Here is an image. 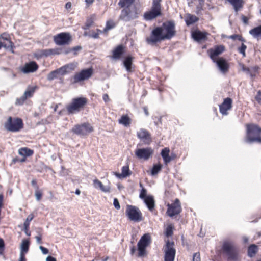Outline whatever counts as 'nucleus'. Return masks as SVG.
Listing matches in <instances>:
<instances>
[{
  "label": "nucleus",
  "mask_w": 261,
  "mask_h": 261,
  "mask_svg": "<svg viewBox=\"0 0 261 261\" xmlns=\"http://www.w3.org/2000/svg\"><path fill=\"white\" fill-rule=\"evenodd\" d=\"M181 211V207L180 201L178 199H176L174 203L171 204H168L167 213L169 216L172 217L175 215H178Z\"/></svg>",
  "instance_id": "15"
},
{
  "label": "nucleus",
  "mask_w": 261,
  "mask_h": 261,
  "mask_svg": "<svg viewBox=\"0 0 261 261\" xmlns=\"http://www.w3.org/2000/svg\"><path fill=\"white\" fill-rule=\"evenodd\" d=\"M207 33L206 32H202L200 31H195L192 32V38L196 41L200 42L204 40L206 38Z\"/></svg>",
  "instance_id": "24"
},
{
  "label": "nucleus",
  "mask_w": 261,
  "mask_h": 261,
  "mask_svg": "<svg viewBox=\"0 0 261 261\" xmlns=\"http://www.w3.org/2000/svg\"><path fill=\"white\" fill-rule=\"evenodd\" d=\"M35 195L37 201H40L42 196V193L38 189L35 191Z\"/></svg>",
  "instance_id": "51"
},
{
  "label": "nucleus",
  "mask_w": 261,
  "mask_h": 261,
  "mask_svg": "<svg viewBox=\"0 0 261 261\" xmlns=\"http://www.w3.org/2000/svg\"><path fill=\"white\" fill-rule=\"evenodd\" d=\"M25 254L23 253H20V258L19 261H26V259L25 258Z\"/></svg>",
  "instance_id": "63"
},
{
  "label": "nucleus",
  "mask_w": 261,
  "mask_h": 261,
  "mask_svg": "<svg viewBox=\"0 0 261 261\" xmlns=\"http://www.w3.org/2000/svg\"><path fill=\"white\" fill-rule=\"evenodd\" d=\"M144 201L149 210L152 211L155 206V201L153 197L151 195H148L144 199Z\"/></svg>",
  "instance_id": "27"
},
{
  "label": "nucleus",
  "mask_w": 261,
  "mask_h": 261,
  "mask_svg": "<svg viewBox=\"0 0 261 261\" xmlns=\"http://www.w3.org/2000/svg\"><path fill=\"white\" fill-rule=\"evenodd\" d=\"M4 127L8 131L17 132L23 128V123L21 119L10 116L5 123Z\"/></svg>",
  "instance_id": "8"
},
{
  "label": "nucleus",
  "mask_w": 261,
  "mask_h": 261,
  "mask_svg": "<svg viewBox=\"0 0 261 261\" xmlns=\"http://www.w3.org/2000/svg\"><path fill=\"white\" fill-rule=\"evenodd\" d=\"M225 50L223 45L216 46L214 48H211L208 50L210 57L213 62H215L216 57L221 54Z\"/></svg>",
  "instance_id": "19"
},
{
  "label": "nucleus",
  "mask_w": 261,
  "mask_h": 261,
  "mask_svg": "<svg viewBox=\"0 0 261 261\" xmlns=\"http://www.w3.org/2000/svg\"><path fill=\"white\" fill-rule=\"evenodd\" d=\"M165 234L167 237H170L173 234V228L171 225H168L167 227Z\"/></svg>",
  "instance_id": "44"
},
{
  "label": "nucleus",
  "mask_w": 261,
  "mask_h": 261,
  "mask_svg": "<svg viewBox=\"0 0 261 261\" xmlns=\"http://www.w3.org/2000/svg\"><path fill=\"white\" fill-rule=\"evenodd\" d=\"M123 53V47L120 45L118 46L113 51L112 58L114 59H119Z\"/></svg>",
  "instance_id": "30"
},
{
  "label": "nucleus",
  "mask_w": 261,
  "mask_h": 261,
  "mask_svg": "<svg viewBox=\"0 0 261 261\" xmlns=\"http://www.w3.org/2000/svg\"><path fill=\"white\" fill-rule=\"evenodd\" d=\"M93 20L91 18L87 19L85 26L83 27L84 30L88 29L92 24Z\"/></svg>",
  "instance_id": "48"
},
{
  "label": "nucleus",
  "mask_w": 261,
  "mask_h": 261,
  "mask_svg": "<svg viewBox=\"0 0 261 261\" xmlns=\"http://www.w3.org/2000/svg\"><path fill=\"white\" fill-rule=\"evenodd\" d=\"M30 242L28 240H23L20 246V253L25 254L28 252Z\"/></svg>",
  "instance_id": "32"
},
{
  "label": "nucleus",
  "mask_w": 261,
  "mask_h": 261,
  "mask_svg": "<svg viewBox=\"0 0 261 261\" xmlns=\"http://www.w3.org/2000/svg\"><path fill=\"white\" fill-rule=\"evenodd\" d=\"M233 7L236 12L241 9L244 4L243 0H227Z\"/></svg>",
  "instance_id": "29"
},
{
  "label": "nucleus",
  "mask_w": 261,
  "mask_h": 261,
  "mask_svg": "<svg viewBox=\"0 0 261 261\" xmlns=\"http://www.w3.org/2000/svg\"><path fill=\"white\" fill-rule=\"evenodd\" d=\"M72 131L80 136H85L93 131V127L88 123H84L81 125H76L72 128Z\"/></svg>",
  "instance_id": "11"
},
{
  "label": "nucleus",
  "mask_w": 261,
  "mask_h": 261,
  "mask_svg": "<svg viewBox=\"0 0 261 261\" xmlns=\"http://www.w3.org/2000/svg\"><path fill=\"white\" fill-rule=\"evenodd\" d=\"M229 38H231L233 40L238 39L239 41L243 42H245V39L244 38H243L241 35H237V34L232 35H231Z\"/></svg>",
  "instance_id": "47"
},
{
  "label": "nucleus",
  "mask_w": 261,
  "mask_h": 261,
  "mask_svg": "<svg viewBox=\"0 0 261 261\" xmlns=\"http://www.w3.org/2000/svg\"><path fill=\"white\" fill-rule=\"evenodd\" d=\"M35 239L36 240V241H37V243L38 244H41L42 243V236L40 234H39V235L38 236H36L35 237Z\"/></svg>",
  "instance_id": "56"
},
{
  "label": "nucleus",
  "mask_w": 261,
  "mask_h": 261,
  "mask_svg": "<svg viewBox=\"0 0 261 261\" xmlns=\"http://www.w3.org/2000/svg\"><path fill=\"white\" fill-rule=\"evenodd\" d=\"M151 243V238L149 233L143 235L137 244L138 253L136 256L138 257H144L147 254L146 249Z\"/></svg>",
  "instance_id": "7"
},
{
  "label": "nucleus",
  "mask_w": 261,
  "mask_h": 261,
  "mask_svg": "<svg viewBox=\"0 0 261 261\" xmlns=\"http://www.w3.org/2000/svg\"><path fill=\"white\" fill-rule=\"evenodd\" d=\"M198 18L195 15L188 14L186 17V23L188 26H189L198 20Z\"/></svg>",
  "instance_id": "31"
},
{
  "label": "nucleus",
  "mask_w": 261,
  "mask_h": 261,
  "mask_svg": "<svg viewBox=\"0 0 261 261\" xmlns=\"http://www.w3.org/2000/svg\"><path fill=\"white\" fill-rule=\"evenodd\" d=\"M163 160L166 164H167L168 163H169L171 161V157L168 155L167 157H165V158H163Z\"/></svg>",
  "instance_id": "62"
},
{
  "label": "nucleus",
  "mask_w": 261,
  "mask_h": 261,
  "mask_svg": "<svg viewBox=\"0 0 261 261\" xmlns=\"http://www.w3.org/2000/svg\"><path fill=\"white\" fill-rule=\"evenodd\" d=\"M31 184L33 187H34L36 189V190L38 189V186H37V181L35 179H33L32 180Z\"/></svg>",
  "instance_id": "61"
},
{
  "label": "nucleus",
  "mask_w": 261,
  "mask_h": 261,
  "mask_svg": "<svg viewBox=\"0 0 261 261\" xmlns=\"http://www.w3.org/2000/svg\"><path fill=\"white\" fill-rule=\"evenodd\" d=\"M136 249L135 246H132L130 247V254L132 255H134L136 252Z\"/></svg>",
  "instance_id": "58"
},
{
  "label": "nucleus",
  "mask_w": 261,
  "mask_h": 261,
  "mask_svg": "<svg viewBox=\"0 0 261 261\" xmlns=\"http://www.w3.org/2000/svg\"><path fill=\"white\" fill-rule=\"evenodd\" d=\"M119 123L124 125L125 126H127L130 125L131 120L127 115H122L121 118L119 120Z\"/></svg>",
  "instance_id": "35"
},
{
  "label": "nucleus",
  "mask_w": 261,
  "mask_h": 261,
  "mask_svg": "<svg viewBox=\"0 0 261 261\" xmlns=\"http://www.w3.org/2000/svg\"><path fill=\"white\" fill-rule=\"evenodd\" d=\"M232 101L230 98H226L224 99L223 102L219 106L220 112L222 115H227V111L231 109Z\"/></svg>",
  "instance_id": "20"
},
{
  "label": "nucleus",
  "mask_w": 261,
  "mask_h": 261,
  "mask_svg": "<svg viewBox=\"0 0 261 261\" xmlns=\"http://www.w3.org/2000/svg\"><path fill=\"white\" fill-rule=\"evenodd\" d=\"M153 149L150 147L137 149L135 151V155L139 159L147 160L152 155Z\"/></svg>",
  "instance_id": "16"
},
{
  "label": "nucleus",
  "mask_w": 261,
  "mask_h": 261,
  "mask_svg": "<svg viewBox=\"0 0 261 261\" xmlns=\"http://www.w3.org/2000/svg\"><path fill=\"white\" fill-rule=\"evenodd\" d=\"M131 172L128 166H124L122 168L121 175L122 177H126L130 175Z\"/></svg>",
  "instance_id": "37"
},
{
  "label": "nucleus",
  "mask_w": 261,
  "mask_h": 261,
  "mask_svg": "<svg viewBox=\"0 0 261 261\" xmlns=\"http://www.w3.org/2000/svg\"><path fill=\"white\" fill-rule=\"evenodd\" d=\"M246 141L248 143H261V128L254 124L247 125Z\"/></svg>",
  "instance_id": "4"
},
{
  "label": "nucleus",
  "mask_w": 261,
  "mask_h": 261,
  "mask_svg": "<svg viewBox=\"0 0 261 261\" xmlns=\"http://www.w3.org/2000/svg\"><path fill=\"white\" fill-rule=\"evenodd\" d=\"M222 250L227 255L228 260L237 261L239 259V250L232 241H224L222 246Z\"/></svg>",
  "instance_id": "5"
},
{
  "label": "nucleus",
  "mask_w": 261,
  "mask_h": 261,
  "mask_svg": "<svg viewBox=\"0 0 261 261\" xmlns=\"http://www.w3.org/2000/svg\"><path fill=\"white\" fill-rule=\"evenodd\" d=\"M4 240L0 238V254H2L3 253V252L4 250Z\"/></svg>",
  "instance_id": "53"
},
{
  "label": "nucleus",
  "mask_w": 261,
  "mask_h": 261,
  "mask_svg": "<svg viewBox=\"0 0 261 261\" xmlns=\"http://www.w3.org/2000/svg\"><path fill=\"white\" fill-rule=\"evenodd\" d=\"M247 48V46L244 43H242L241 46L238 48L239 53L242 55L243 57H246L245 50Z\"/></svg>",
  "instance_id": "42"
},
{
  "label": "nucleus",
  "mask_w": 261,
  "mask_h": 261,
  "mask_svg": "<svg viewBox=\"0 0 261 261\" xmlns=\"http://www.w3.org/2000/svg\"><path fill=\"white\" fill-rule=\"evenodd\" d=\"M137 136L145 144L149 145L152 142L150 134L144 128L140 129L137 133Z\"/></svg>",
  "instance_id": "17"
},
{
  "label": "nucleus",
  "mask_w": 261,
  "mask_h": 261,
  "mask_svg": "<svg viewBox=\"0 0 261 261\" xmlns=\"http://www.w3.org/2000/svg\"><path fill=\"white\" fill-rule=\"evenodd\" d=\"M59 74L57 70H55L50 72L48 75L47 79L48 81H53V80L58 77Z\"/></svg>",
  "instance_id": "39"
},
{
  "label": "nucleus",
  "mask_w": 261,
  "mask_h": 261,
  "mask_svg": "<svg viewBox=\"0 0 261 261\" xmlns=\"http://www.w3.org/2000/svg\"><path fill=\"white\" fill-rule=\"evenodd\" d=\"M169 149L168 148H165L162 149L161 151V155L163 158H165V157H167V156L169 155Z\"/></svg>",
  "instance_id": "50"
},
{
  "label": "nucleus",
  "mask_w": 261,
  "mask_h": 261,
  "mask_svg": "<svg viewBox=\"0 0 261 261\" xmlns=\"http://www.w3.org/2000/svg\"><path fill=\"white\" fill-rule=\"evenodd\" d=\"M135 0H120L118 5L123 9L121 10L119 19L125 22L130 21L138 17L137 8L133 5Z\"/></svg>",
  "instance_id": "2"
},
{
  "label": "nucleus",
  "mask_w": 261,
  "mask_h": 261,
  "mask_svg": "<svg viewBox=\"0 0 261 261\" xmlns=\"http://www.w3.org/2000/svg\"><path fill=\"white\" fill-rule=\"evenodd\" d=\"M162 0H152V5L149 10L145 12L143 18L146 21H152L162 15L161 2Z\"/></svg>",
  "instance_id": "3"
},
{
  "label": "nucleus",
  "mask_w": 261,
  "mask_h": 261,
  "mask_svg": "<svg viewBox=\"0 0 261 261\" xmlns=\"http://www.w3.org/2000/svg\"><path fill=\"white\" fill-rule=\"evenodd\" d=\"M214 62L216 63L218 68L222 73L225 74L228 72L229 64L225 59L220 57Z\"/></svg>",
  "instance_id": "18"
},
{
  "label": "nucleus",
  "mask_w": 261,
  "mask_h": 261,
  "mask_svg": "<svg viewBox=\"0 0 261 261\" xmlns=\"http://www.w3.org/2000/svg\"><path fill=\"white\" fill-rule=\"evenodd\" d=\"M0 38L1 39L8 42V44L2 43V46H3L6 49H9L10 51H11L12 53H13L14 45L13 42L10 40L9 35L6 33H4L1 35Z\"/></svg>",
  "instance_id": "23"
},
{
  "label": "nucleus",
  "mask_w": 261,
  "mask_h": 261,
  "mask_svg": "<svg viewBox=\"0 0 261 261\" xmlns=\"http://www.w3.org/2000/svg\"><path fill=\"white\" fill-rule=\"evenodd\" d=\"M242 71L246 72L247 74H249L251 77L255 76L254 73H253L252 71L250 68L245 67L243 64L241 65Z\"/></svg>",
  "instance_id": "40"
},
{
  "label": "nucleus",
  "mask_w": 261,
  "mask_h": 261,
  "mask_svg": "<svg viewBox=\"0 0 261 261\" xmlns=\"http://www.w3.org/2000/svg\"><path fill=\"white\" fill-rule=\"evenodd\" d=\"M75 67L76 65L74 63H70L66 64L56 70L58 73L59 75H64L71 71L74 70Z\"/></svg>",
  "instance_id": "21"
},
{
  "label": "nucleus",
  "mask_w": 261,
  "mask_h": 261,
  "mask_svg": "<svg viewBox=\"0 0 261 261\" xmlns=\"http://www.w3.org/2000/svg\"><path fill=\"white\" fill-rule=\"evenodd\" d=\"M34 217V216L33 214H30V215H29L28 216V217L23 224L24 227H26V228L29 227L30 223L33 220Z\"/></svg>",
  "instance_id": "41"
},
{
  "label": "nucleus",
  "mask_w": 261,
  "mask_h": 261,
  "mask_svg": "<svg viewBox=\"0 0 261 261\" xmlns=\"http://www.w3.org/2000/svg\"><path fill=\"white\" fill-rule=\"evenodd\" d=\"M71 41L69 33L62 32L54 36V41L58 45H68Z\"/></svg>",
  "instance_id": "12"
},
{
  "label": "nucleus",
  "mask_w": 261,
  "mask_h": 261,
  "mask_svg": "<svg viewBox=\"0 0 261 261\" xmlns=\"http://www.w3.org/2000/svg\"><path fill=\"white\" fill-rule=\"evenodd\" d=\"M146 194H147V190L145 188H142V189L141 191V192L140 193V195H139V197L141 199H145V198H146V197H147V196L146 195Z\"/></svg>",
  "instance_id": "49"
},
{
  "label": "nucleus",
  "mask_w": 261,
  "mask_h": 261,
  "mask_svg": "<svg viewBox=\"0 0 261 261\" xmlns=\"http://www.w3.org/2000/svg\"><path fill=\"white\" fill-rule=\"evenodd\" d=\"M250 69L252 71L253 73L256 74V73L258 71L259 69V67L258 66H254L250 68Z\"/></svg>",
  "instance_id": "59"
},
{
  "label": "nucleus",
  "mask_w": 261,
  "mask_h": 261,
  "mask_svg": "<svg viewBox=\"0 0 261 261\" xmlns=\"http://www.w3.org/2000/svg\"><path fill=\"white\" fill-rule=\"evenodd\" d=\"M93 185L95 188H99L103 192H109V188H105L102 185V182L98 179H94L93 180Z\"/></svg>",
  "instance_id": "33"
},
{
  "label": "nucleus",
  "mask_w": 261,
  "mask_h": 261,
  "mask_svg": "<svg viewBox=\"0 0 261 261\" xmlns=\"http://www.w3.org/2000/svg\"><path fill=\"white\" fill-rule=\"evenodd\" d=\"M126 214L132 221L139 222L142 220V214L139 208L135 206L127 205Z\"/></svg>",
  "instance_id": "10"
},
{
  "label": "nucleus",
  "mask_w": 261,
  "mask_h": 261,
  "mask_svg": "<svg viewBox=\"0 0 261 261\" xmlns=\"http://www.w3.org/2000/svg\"><path fill=\"white\" fill-rule=\"evenodd\" d=\"M38 68V65L34 61H32L26 63L21 71L24 73H28L36 71Z\"/></svg>",
  "instance_id": "22"
},
{
  "label": "nucleus",
  "mask_w": 261,
  "mask_h": 261,
  "mask_svg": "<svg viewBox=\"0 0 261 261\" xmlns=\"http://www.w3.org/2000/svg\"><path fill=\"white\" fill-rule=\"evenodd\" d=\"M82 49V47L81 46H76L75 47H74L72 48H70L67 50H65L64 53L65 54H68V53H69L71 51H74V55H76V51H79V50H80L81 49Z\"/></svg>",
  "instance_id": "43"
},
{
  "label": "nucleus",
  "mask_w": 261,
  "mask_h": 261,
  "mask_svg": "<svg viewBox=\"0 0 261 261\" xmlns=\"http://www.w3.org/2000/svg\"><path fill=\"white\" fill-rule=\"evenodd\" d=\"M133 57L128 56L123 61V65L127 72H132L134 71L133 69Z\"/></svg>",
  "instance_id": "25"
},
{
  "label": "nucleus",
  "mask_w": 261,
  "mask_h": 261,
  "mask_svg": "<svg viewBox=\"0 0 261 261\" xmlns=\"http://www.w3.org/2000/svg\"><path fill=\"white\" fill-rule=\"evenodd\" d=\"M93 73L91 68L82 70L80 72L75 74L71 81L72 83H77L90 77Z\"/></svg>",
  "instance_id": "13"
},
{
  "label": "nucleus",
  "mask_w": 261,
  "mask_h": 261,
  "mask_svg": "<svg viewBox=\"0 0 261 261\" xmlns=\"http://www.w3.org/2000/svg\"><path fill=\"white\" fill-rule=\"evenodd\" d=\"M42 49H39V50H37L36 51H35L33 54L34 58H36V59L38 60V59L43 57V52H42Z\"/></svg>",
  "instance_id": "45"
},
{
  "label": "nucleus",
  "mask_w": 261,
  "mask_h": 261,
  "mask_svg": "<svg viewBox=\"0 0 261 261\" xmlns=\"http://www.w3.org/2000/svg\"><path fill=\"white\" fill-rule=\"evenodd\" d=\"M162 165L160 164L154 165L151 170V175H155L157 174L161 170Z\"/></svg>",
  "instance_id": "38"
},
{
  "label": "nucleus",
  "mask_w": 261,
  "mask_h": 261,
  "mask_svg": "<svg viewBox=\"0 0 261 261\" xmlns=\"http://www.w3.org/2000/svg\"><path fill=\"white\" fill-rule=\"evenodd\" d=\"M46 261H57L56 258L51 256H48L46 259Z\"/></svg>",
  "instance_id": "64"
},
{
  "label": "nucleus",
  "mask_w": 261,
  "mask_h": 261,
  "mask_svg": "<svg viewBox=\"0 0 261 261\" xmlns=\"http://www.w3.org/2000/svg\"><path fill=\"white\" fill-rule=\"evenodd\" d=\"M88 100L85 97H78L72 99L70 103L66 106L68 114H72L79 112L87 103Z\"/></svg>",
  "instance_id": "6"
},
{
  "label": "nucleus",
  "mask_w": 261,
  "mask_h": 261,
  "mask_svg": "<svg viewBox=\"0 0 261 261\" xmlns=\"http://www.w3.org/2000/svg\"><path fill=\"white\" fill-rule=\"evenodd\" d=\"M193 261H201L199 253H195L193 256Z\"/></svg>",
  "instance_id": "52"
},
{
  "label": "nucleus",
  "mask_w": 261,
  "mask_h": 261,
  "mask_svg": "<svg viewBox=\"0 0 261 261\" xmlns=\"http://www.w3.org/2000/svg\"><path fill=\"white\" fill-rule=\"evenodd\" d=\"M115 26L114 23L113 21H109L107 22L106 26L105 28L104 29L103 31L104 32H107L108 30L113 28Z\"/></svg>",
  "instance_id": "46"
},
{
  "label": "nucleus",
  "mask_w": 261,
  "mask_h": 261,
  "mask_svg": "<svg viewBox=\"0 0 261 261\" xmlns=\"http://www.w3.org/2000/svg\"><path fill=\"white\" fill-rule=\"evenodd\" d=\"M249 34L254 38L257 40L261 39V25L251 29L249 31Z\"/></svg>",
  "instance_id": "28"
},
{
  "label": "nucleus",
  "mask_w": 261,
  "mask_h": 261,
  "mask_svg": "<svg viewBox=\"0 0 261 261\" xmlns=\"http://www.w3.org/2000/svg\"><path fill=\"white\" fill-rule=\"evenodd\" d=\"M174 243L167 240L166 242V244L163 247L164 255V261H174L176 250L174 247Z\"/></svg>",
  "instance_id": "9"
},
{
  "label": "nucleus",
  "mask_w": 261,
  "mask_h": 261,
  "mask_svg": "<svg viewBox=\"0 0 261 261\" xmlns=\"http://www.w3.org/2000/svg\"><path fill=\"white\" fill-rule=\"evenodd\" d=\"M256 100L258 102H261V92L259 91L257 93V95L255 97Z\"/></svg>",
  "instance_id": "57"
},
{
  "label": "nucleus",
  "mask_w": 261,
  "mask_h": 261,
  "mask_svg": "<svg viewBox=\"0 0 261 261\" xmlns=\"http://www.w3.org/2000/svg\"><path fill=\"white\" fill-rule=\"evenodd\" d=\"M39 249L41 250L42 253L43 254H47L48 253V250L47 248L44 247L43 246H40Z\"/></svg>",
  "instance_id": "55"
},
{
  "label": "nucleus",
  "mask_w": 261,
  "mask_h": 261,
  "mask_svg": "<svg viewBox=\"0 0 261 261\" xmlns=\"http://www.w3.org/2000/svg\"><path fill=\"white\" fill-rule=\"evenodd\" d=\"M103 100L105 101V102H107L109 101V95L107 94H105L103 95L102 97Z\"/></svg>",
  "instance_id": "60"
},
{
  "label": "nucleus",
  "mask_w": 261,
  "mask_h": 261,
  "mask_svg": "<svg viewBox=\"0 0 261 261\" xmlns=\"http://www.w3.org/2000/svg\"><path fill=\"white\" fill-rule=\"evenodd\" d=\"M43 52V57H48L50 55H59L62 54V49L61 48H57L54 49H42Z\"/></svg>",
  "instance_id": "26"
},
{
  "label": "nucleus",
  "mask_w": 261,
  "mask_h": 261,
  "mask_svg": "<svg viewBox=\"0 0 261 261\" xmlns=\"http://www.w3.org/2000/svg\"><path fill=\"white\" fill-rule=\"evenodd\" d=\"M258 250L257 246L255 244L251 245L248 249V255L249 257L254 256L257 253Z\"/></svg>",
  "instance_id": "34"
},
{
  "label": "nucleus",
  "mask_w": 261,
  "mask_h": 261,
  "mask_svg": "<svg viewBox=\"0 0 261 261\" xmlns=\"http://www.w3.org/2000/svg\"><path fill=\"white\" fill-rule=\"evenodd\" d=\"M113 204L117 210H119L120 208V205L119 204V202L118 201V200L117 198H114Z\"/></svg>",
  "instance_id": "54"
},
{
  "label": "nucleus",
  "mask_w": 261,
  "mask_h": 261,
  "mask_svg": "<svg viewBox=\"0 0 261 261\" xmlns=\"http://www.w3.org/2000/svg\"><path fill=\"white\" fill-rule=\"evenodd\" d=\"M175 24L174 21L169 20L163 23L160 27H155L151 32L149 37H147V44L154 45L165 40H170L175 36Z\"/></svg>",
  "instance_id": "1"
},
{
  "label": "nucleus",
  "mask_w": 261,
  "mask_h": 261,
  "mask_svg": "<svg viewBox=\"0 0 261 261\" xmlns=\"http://www.w3.org/2000/svg\"><path fill=\"white\" fill-rule=\"evenodd\" d=\"M19 153L24 156H29L33 154V151L28 148H21L19 150Z\"/></svg>",
  "instance_id": "36"
},
{
  "label": "nucleus",
  "mask_w": 261,
  "mask_h": 261,
  "mask_svg": "<svg viewBox=\"0 0 261 261\" xmlns=\"http://www.w3.org/2000/svg\"><path fill=\"white\" fill-rule=\"evenodd\" d=\"M38 88L37 86H28L23 95L16 99L15 104L17 105H22L28 98L32 97L36 90Z\"/></svg>",
  "instance_id": "14"
}]
</instances>
